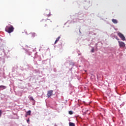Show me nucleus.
I'll use <instances>...</instances> for the list:
<instances>
[{"label":"nucleus","mask_w":126,"mask_h":126,"mask_svg":"<svg viewBox=\"0 0 126 126\" xmlns=\"http://www.w3.org/2000/svg\"><path fill=\"white\" fill-rule=\"evenodd\" d=\"M69 115H72L73 114V112L72 111H69Z\"/></svg>","instance_id":"13"},{"label":"nucleus","mask_w":126,"mask_h":126,"mask_svg":"<svg viewBox=\"0 0 126 126\" xmlns=\"http://www.w3.org/2000/svg\"><path fill=\"white\" fill-rule=\"evenodd\" d=\"M60 39H61V36H59L56 40L54 44H57V43H58V42H59Z\"/></svg>","instance_id":"9"},{"label":"nucleus","mask_w":126,"mask_h":126,"mask_svg":"<svg viewBox=\"0 0 126 126\" xmlns=\"http://www.w3.org/2000/svg\"><path fill=\"white\" fill-rule=\"evenodd\" d=\"M85 72H86V70H85Z\"/></svg>","instance_id":"19"},{"label":"nucleus","mask_w":126,"mask_h":126,"mask_svg":"<svg viewBox=\"0 0 126 126\" xmlns=\"http://www.w3.org/2000/svg\"><path fill=\"white\" fill-rule=\"evenodd\" d=\"M5 31L6 32H7V33H9V34H10V33H12V32L14 31V28L12 25H8V26H6Z\"/></svg>","instance_id":"1"},{"label":"nucleus","mask_w":126,"mask_h":126,"mask_svg":"<svg viewBox=\"0 0 126 126\" xmlns=\"http://www.w3.org/2000/svg\"><path fill=\"white\" fill-rule=\"evenodd\" d=\"M26 47H27V48H29L28 46L26 45Z\"/></svg>","instance_id":"17"},{"label":"nucleus","mask_w":126,"mask_h":126,"mask_svg":"<svg viewBox=\"0 0 126 126\" xmlns=\"http://www.w3.org/2000/svg\"><path fill=\"white\" fill-rule=\"evenodd\" d=\"M53 92H54V91L53 90L48 91L47 92V97H48V98H50L51 96H53Z\"/></svg>","instance_id":"3"},{"label":"nucleus","mask_w":126,"mask_h":126,"mask_svg":"<svg viewBox=\"0 0 126 126\" xmlns=\"http://www.w3.org/2000/svg\"><path fill=\"white\" fill-rule=\"evenodd\" d=\"M43 22L44 24H45V26H46L47 24H49V23H51V22H52V21H51V20L47 19L46 21L43 20Z\"/></svg>","instance_id":"5"},{"label":"nucleus","mask_w":126,"mask_h":126,"mask_svg":"<svg viewBox=\"0 0 126 126\" xmlns=\"http://www.w3.org/2000/svg\"><path fill=\"white\" fill-rule=\"evenodd\" d=\"M118 35H119L120 38H121V39H122V40L123 41H125L126 40V37H125L124 34H123V33H122L121 32H118Z\"/></svg>","instance_id":"2"},{"label":"nucleus","mask_w":126,"mask_h":126,"mask_svg":"<svg viewBox=\"0 0 126 126\" xmlns=\"http://www.w3.org/2000/svg\"><path fill=\"white\" fill-rule=\"evenodd\" d=\"M29 36H30V37H31V38H34V37H35V36H36V33H35V32H31L29 34Z\"/></svg>","instance_id":"6"},{"label":"nucleus","mask_w":126,"mask_h":126,"mask_svg":"<svg viewBox=\"0 0 126 126\" xmlns=\"http://www.w3.org/2000/svg\"><path fill=\"white\" fill-rule=\"evenodd\" d=\"M118 43L121 48H124V47L126 46V44H125L123 41H118Z\"/></svg>","instance_id":"4"},{"label":"nucleus","mask_w":126,"mask_h":126,"mask_svg":"<svg viewBox=\"0 0 126 126\" xmlns=\"http://www.w3.org/2000/svg\"><path fill=\"white\" fill-rule=\"evenodd\" d=\"M29 99L32 101H34V98H33V97L32 96L30 97Z\"/></svg>","instance_id":"12"},{"label":"nucleus","mask_w":126,"mask_h":126,"mask_svg":"<svg viewBox=\"0 0 126 126\" xmlns=\"http://www.w3.org/2000/svg\"><path fill=\"white\" fill-rule=\"evenodd\" d=\"M112 21L113 23H114V24H117V23H118V20H117L115 19H112Z\"/></svg>","instance_id":"7"},{"label":"nucleus","mask_w":126,"mask_h":126,"mask_svg":"<svg viewBox=\"0 0 126 126\" xmlns=\"http://www.w3.org/2000/svg\"><path fill=\"white\" fill-rule=\"evenodd\" d=\"M5 88H6V87L4 86H0V90H3V89H5Z\"/></svg>","instance_id":"8"},{"label":"nucleus","mask_w":126,"mask_h":126,"mask_svg":"<svg viewBox=\"0 0 126 126\" xmlns=\"http://www.w3.org/2000/svg\"><path fill=\"white\" fill-rule=\"evenodd\" d=\"M27 122L28 123V124H29V122H30V120L29 119L27 120Z\"/></svg>","instance_id":"15"},{"label":"nucleus","mask_w":126,"mask_h":126,"mask_svg":"<svg viewBox=\"0 0 126 126\" xmlns=\"http://www.w3.org/2000/svg\"><path fill=\"white\" fill-rule=\"evenodd\" d=\"M31 115V110H29L27 112V116H30Z\"/></svg>","instance_id":"10"},{"label":"nucleus","mask_w":126,"mask_h":126,"mask_svg":"<svg viewBox=\"0 0 126 126\" xmlns=\"http://www.w3.org/2000/svg\"><path fill=\"white\" fill-rule=\"evenodd\" d=\"M91 51L92 53H94V48H93Z\"/></svg>","instance_id":"14"},{"label":"nucleus","mask_w":126,"mask_h":126,"mask_svg":"<svg viewBox=\"0 0 126 126\" xmlns=\"http://www.w3.org/2000/svg\"><path fill=\"white\" fill-rule=\"evenodd\" d=\"M69 126H75V125L74 124V123H70Z\"/></svg>","instance_id":"11"},{"label":"nucleus","mask_w":126,"mask_h":126,"mask_svg":"<svg viewBox=\"0 0 126 126\" xmlns=\"http://www.w3.org/2000/svg\"><path fill=\"white\" fill-rule=\"evenodd\" d=\"M26 117H27V114H26Z\"/></svg>","instance_id":"18"},{"label":"nucleus","mask_w":126,"mask_h":126,"mask_svg":"<svg viewBox=\"0 0 126 126\" xmlns=\"http://www.w3.org/2000/svg\"><path fill=\"white\" fill-rule=\"evenodd\" d=\"M116 39H117V40H118V41H119V38H116Z\"/></svg>","instance_id":"16"}]
</instances>
